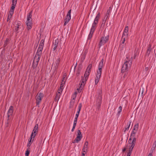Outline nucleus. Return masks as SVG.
I'll return each instance as SVG.
<instances>
[{"instance_id":"58","label":"nucleus","mask_w":156,"mask_h":156,"mask_svg":"<svg viewBox=\"0 0 156 156\" xmlns=\"http://www.w3.org/2000/svg\"><path fill=\"white\" fill-rule=\"evenodd\" d=\"M145 69L147 71L148 69V68L147 67H146Z\"/></svg>"},{"instance_id":"44","label":"nucleus","mask_w":156,"mask_h":156,"mask_svg":"<svg viewBox=\"0 0 156 156\" xmlns=\"http://www.w3.org/2000/svg\"><path fill=\"white\" fill-rule=\"evenodd\" d=\"M17 0H12V4L16 5Z\"/></svg>"},{"instance_id":"19","label":"nucleus","mask_w":156,"mask_h":156,"mask_svg":"<svg viewBox=\"0 0 156 156\" xmlns=\"http://www.w3.org/2000/svg\"><path fill=\"white\" fill-rule=\"evenodd\" d=\"M104 59H102L100 62L99 65L98 70L102 71V69L104 65Z\"/></svg>"},{"instance_id":"49","label":"nucleus","mask_w":156,"mask_h":156,"mask_svg":"<svg viewBox=\"0 0 156 156\" xmlns=\"http://www.w3.org/2000/svg\"><path fill=\"white\" fill-rule=\"evenodd\" d=\"M75 126H73V128H72V130H71V131H72V132H73V131H74V129H75Z\"/></svg>"},{"instance_id":"42","label":"nucleus","mask_w":156,"mask_h":156,"mask_svg":"<svg viewBox=\"0 0 156 156\" xmlns=\"http://www.w3.org/2000/svg\"><path fill=\"white\" fill-rule=\"evenodd\" d=\"M14 11L10 10L9 11V12L8 14V16L11 17Z\"/></svg>"},{"instance_id":"53","label":"nucleus","mask_w":156,"mask_h":156,"mask_svg":"<svg viewBox=\"0 0 156 156\" xmlns=\"http://www.w3.org/2000/svg\"><path fill=\"white\" fill-rule=\"evenodd\" d=\"M154 151V150L151 148V153L152 154V153Z\"/></svg>"},{"instance_id":"18","label":"nucleus","mask_w":156,"mask_h":156,"mask_svg":"<svg viewBox=\"0 0 156 156\" xmlns=\"http://www.w3.org/2000/svg\"><path fill=\"white\" fill-rule=\"evenodd\" d=\"M151 44H149L148 45V48L146 53L145 54V56H148L151 51Z\"/></svg>"},{"instance_id":"17","label":"nucleus","mask_w":156,"mask_h":156,"mask_svg":"<svg viewBox=\"0 0 156 156\" xmlns=\"http://www.w3.org/2000/svg\"><path fill=\"white\" fill-rule=\"evenodd\" d=\"M61 94H60V92L59 90V91H57L54 98L55 101L56 102H58V101L60 98Z\"/></svg>"},{"instance_id":"8","label":"nucleus","mask_w":156,"mask_h":156,"mask_svg":"<svg viewBox=\"0 0 156 156\" xmlns=\"http://www.w3.org/2000/svg\"><path fill=\"white\" fill-rule=\"evenodd\" d=\"M43 97V94L41 93L37 94L35 97L36 105L38 107H39V104L41 102Z\"/></svg>"},{"instance_id":"7","label":"nucleus","mask_w":156,"mask_h":156,"mask_svg":"<svg viewBox=\"0 0 156 156\" xmlns=\"http://www.w3.org/2000/svg\"><path fill=\"white\" fill-rule=\"evenodd\" d=\"M101 91H100L98 94L96 96V105L97 106V109L99 110L100 109V106L101 102L102 96L101 94Z\"/></svg>"},{"instance_id":"4","label":"nucleus","mask_w":156,"mask_h":156,"mask_svg":"<svg viewBox=\"0 0 156 156\" xmlns=\"http://www.w3.org/2000/svg\"><path fill=\"white\" fill-rule=\"evenodd\" d=\"M90 73V72L87 71H86L85 72L84 74V77H85V80H84L83 79V80L79 88H77V90H78L79 93H80L83 89V87L86 81L87 80L88 77L89 76Z\"/></svg>"},{"instance_id":"48","label":"nucleus","mask_w":156,"mask_h":156,"mask_svg":"<svg viewBox=\"0 0 156 156\" xmlns=\"http://www.w3.org/2000/svg\"><path fill=\"white\" fill-rule=\"evenodd\" d=\"M77 122H76L75 121H74V123H73V126H76V124Z\"/></svg>"},{"instance_id":"46","label":"nucleus","mask_w":156,"mask_h":156,"mask_svg":"<svg viewBox=\"0 0 156 156\" xmlns=\"http://www.w3.org/2000/svg\"><path fill=\"white\" fill-rule=\"evenodd\" d=\"M152 146L155 147H156V140L154 141Z\"/></svg>"},{"instance_id":"23","label":"nucleus","mask_w":156,"mask_h":156,"mask_svg":"<svg viewBox=\"0 0 156 156\" xmlns=\"http://www.w3.org/2000/svg\"><path fill=\"white\" fill-rule=\"evenodd\" d=\"M131 122V121H129L127 123V125L125 127V130H124V132H125L126 131L128 130L129 129V128L130 126V125Z\"/></svg>"},{"instance_id":"12","label":"nucleus","mask_w":156,"mask_h":156,"mask_svg":"<svg viewBox=\"0 0 156 156\" xmlns=\"http://www.w3.org/2000/svg\"><path fill=\"white\" fill-rule=\"evenodd\" d=\"M102 71L98 70L95 79V84L96 85L99 82L101 74Z\"/></svg>"},{"instance_id":"31","label":"nucleus","mask_w":156,"mask_h":156,"mask_svg":"<svg viewBox=\"0 0 156 156\" xmlns=\"http://www.w3.org/2000/svg\"><path fill=\"white\" fill-rule=\"evenodd\" d=\"M75 100H73V99L71 100V101L70 102V105L69 106L70 108H72L73 107V106L74 104Z\"/></svg>"},{"instance_id":"13","label":"nucleus","mask_w":156,"mask_h":156,"mask_svg":"<svg viewBox=\"0 0 156 156\" xmlns=\"http://www.w3.org/2000/svg\"><path fill=\"white\" fill-rule=\"evenodd\" d=\"M15 27L16 28L15 29L14 31L16 32H18L20 29H23V26L20 23H18L17 24H16Z\"/></svg>"},{"instance_id":"29","label":"nucleus","mask_w":156,"mask_h":156,"mask_svg":"<svg viewBox=\"0 0 156 156\" xmlns=\"http://www.w3.org/2000/svg\"><path fill=\"white\" fill-rule=\"evenodd\" d=\"M44 40L42 39V40H41V41H40L39 47L43 48L44 45Z\"/></svg>"},{"instance_id":"2","label":"nucleus","mask_w":156,"mask_h":156,"mask_svg":"<svg viewBox=\"0 0 156 156\" xmlns=\"http://www.w3.org/2000/svg\"><path fill=\"white\" fill-rule=\"evenodd\" d=\"M132 57H131V58L127 57H126L125 59V62L123 65L122 68V73H123L127 71L128 69L131 66L132 62Z\"/></svg>"},{"instance_id":"24","label":"nucleus","mask_w":156,"mask_h":156,"mask_svg":"<svg viewBox=\"0 0 156 156\" xmlns=\"http://www.w3.org/2000/svg\"><path fill=\"white\" fill-rule=\"evenodd\" d=\"M32 24V23H26V24L27 26V28L28 30H29L31 29Z\"/></svg>"},{"instance_id":"36","label":"nucleus","mask_w":156,"mask_h":156,"mask_svg":"<svg viewBox=\"0 0 156 156\" xmlns=\"http://www.w3.org/2000/svg\"><path fill=\"white\" fill-rule=\"evenodd\" d=\"M77 136H79L80 137H81L82 138V135L81 134V133L80 132V130L78 129L77 131V133L76 135Z\"/></svg>"},{"instance_id":"21","label":"nucleus","mask_w":156,"mask_h":156,"mask_svg":"<svg viewBox=\"0 0 156 156\" xmlns=\"http://www.w3.org/2000/svg\"><path fill=\"white\" fill-rule=\"evenodd\" d=\"M98 24H97L95 23H93L92 24L91 27L90 29V31L93 32H94L96 28L97 27V25Z\"/></svg>"},{"instance_id":"30","label":"nucleus","mask_w":156,"mask_h":156,"mask_svg":"<svg viewBox=\"0 0 156 156\" xmlns=\"http://www.w3.org/2000/svg\"><path fill=\"white\" fill-rule=\"evenodd\" d=\"M92 68V64H89L87 69L86 71H88L90 73Z\"/></svg>"},{"instance_id":"11","label":"nucleus","mask_w":156,"mask_h":156,"mask_svg":"<svg viewBox=\"0 0 156 156\" xmlns=\"http://www.w3.org/2000/svg\"><path fill=\"white\" fill-rule=\"evenodd\" d=\"M38 124H36L34 127L31 135V137L33 138V140H34L36 134L38 132Z\"/></svg>"},{"instance_id":"50","label":"nucleus","mask_w":156,"mask_h":156,"mask_svg":"<svg viewBox=\"0 0 156 156\" xmlns=\"http://www.w3.org/2000/svg\"><path fill=\"white\" fill-rule=\"evenodd\" d=\"M87 150H84L83 149H83H82V153H85V151H86Z\"/></svg>"},{"instance_id":"55","label":"nucleus","mask_w":156,"mask_h":156,"mask_svg":"<svg viewBox=\"0 0 156 156\" xmlns=\"http://www.w3.org/2000/svg\"><path fill=\"white\" fill-rule=\"evenodd\" d=\"M152 154L151 153H149L148 156H152Z\"/></svg>"},{"instance_id":"27","label":"nucleus","mask_w":156,"mask_h":156,"mask_svg":"<svg viewBox=\"0 0 156 156\" xmlns=\"http://www.w3.org/2000/svg\"><path fill=\"white\" fill-rule=\"evenodd\" d=\"M63 85L62 84V83H61L60 87L58 89V91H59V90H60L59 91H60V94H61V93L63 90Z\"/></svg>"},{"instance_id":"59","label":"nucleus","mask_w":156,"mask_h":156,"mask_svg":"<svg viewBox=\"0 0 156 156\" xmlns=\"http://www.w3.org/2000/svg\"><path fill=\"white\" fill-rule=\"evenodd\" d=\"M126 73L124 75V77H125L126 76Z\"/></svg>"},{"instance_id":"39","label":"nucleus","mask_w":156,"mask_h":156,"mask_svg":"<svg viewBox=\"0 0 156 156\" xmlns=\"http://www.w3.org/2000/svg\"><path fill=\"white\" fill-rule=\"evenodd\" d=\"M122 111V107L121 106H120L118 109V111L117 113V115H119L121 112Z\"/></svg>"},{"instance_id":"1","label":"nucleus","mask_w":156,"mask_h":156,"mask_svg":"<svg viewBox=\"0 0 156 156\" xmlns=\"http://www.w3.org/2000/svg\"><path fill=\"white\" fill-rule=\"evenodd\" d=\"M43 49V48L40 47H38L37 51L34 57L33 63L32 66L34 69L36 68L37 66L40 58L41 57V55L42 54V51Z\"/></svg>"},{"instance_id":"5","label":"nucleus","mask_w":156,"mask_h":156,"mask_svg":"<svg viewBox=\"0 0 156 156\" xmlns=\"http://www.w3.org/2000/svg\"><path fill=\"white\" fill-rule=\"evenodd\" d=\"M128 31L129 28L128 26H127L125 27L121 38V42L122 44H124L125 41L127 40Z\"/></svg>"},{"instance_id":"14","label":"nucleus","mask_w":156,"mask_h":156,"mask_svg":"<svg viewBox=\"0 0 156 156\" xmlns=\"http://www.w3.org/2000/svg\"><path fill=\"white\" fill-rule=\"evenodd\" d=\"M58 39H56L55 41H53V45L52 47L53 48V50H56L58 46Z\"/></svg>"},{"instance_id":"6","label":"nucleus","mask_w":156,"mask_h":156,"mask_svg":"<svg viewBox=\"0 0 156 156\" xmlns=\"http://www.w3.org/2000/svg\"><path fill=\"white\" fill-rule=\"evenodd\" d=\"M136 141V138H133L131 143H130V144L129 147V149L128 152H127V156H130L131 154L133 149L135 146Z\"/></svg>"},{"instance_id":"22","label":"nucleus","mask_w":156,"mask_h":156,"mask_svg":"<svg viewBox=\"0 0 156 156\" xmlns=\"http://www.w3.org/2000/svg\"><path fill=\"white\" fill-rule=\"evenodd\" d=\"M111 7H110L109 8V9L107 11L106 13L105 17V20H106L108 19V15H109L111 12Z\"/></svg>"},{"instance_id":"40","label":"nucleus","mask_w":156,"mask_h":156,"mask_svg":"<svg viewBox=\"0 0 156 156\" xmlns=\"http://www.w3.org/2000/svg\"><path fill=\"white\" fill-rule=\"evenodd\" d=\"M16 5L15 4H12V6L11 7L10 10L14 11V9Z\"/></svg>"},{"instance_id":"35","label":"nucleus","mask_w":156,"mask_h":156,"mask_svg":"<svg viewBox=\"0 0 156 156\" xmlns=\"http://www.w3.org/2000/svg\"><path fill=\"white\" fill-rule=\"evenodd\" d=\"M77 93V91L75 92L74 94L73 95L72 98V99L75 100L76 96V94Z\"/></svg>"},{"instance_id":"10","label":"nucleus","mask_w":156,"mask_h":156,"mask_svg":"<svg viewBox=\"0 0 156 156\" xmlns=\"http://www.w3.org/2000/svg\"><path fill=\"white\" fill-rule=\"evenodd\" d=\"M71 9H70L68 12L64 20V26H66L69 22L71 19Z\"/></svg>"},{"instance_id":"20","label":"nucleus","mask_w":156,"mask_h":156,"mask_svg":"<svg viewBox=\"0 0 156 156\" xmlns=\"http://www.w3.org/2000/svg\"><path fill=\"white\" fill-rule=\"evenodd\" d=\"M100 12H98L96 16L93 23L98 24V22L100 18Z\"/></svg>"},{"instance_id":"28","label":"nucleus","mask_w":156,"mask_h":156,"mask_svg":"<svg viewBox=\"0 0 156 156\" xmlns=\"http://www.w3.org/2000/svg\"><path fill=\"white\" fill-rule=\"evenodd\" d=\"M139 126V124L138 123L135 125L134 126L133 130V131L137 132Z\"/></svg>"},{"instance_id":"37","label":"nucleus","mask_w":156,"mask_h":156,"mask_svg":"<svg viewBox=\"0 0 156 156\" xmlns=\"http://www.w3.org/2000/svg\"><path fill=\"white\" fill-rule=\"evenodd\" d=\"M94 32H92V31H90V33L89 35H88V39H90L92 37L93 34Z\"/></svg>"},{"instance_id":"15","label":"nucleus","mask_w":156,"mask_h":156,"mask_svg":"<svg viewBox=\"0 0 156 156\" xmlns=\"http://www.w3.org/2000/svg\"><path fill=\"white\" fill-rule=\"evenodd\" d=\"M60 58H58L53 64V66L55 68V70L57 69L58 68L60 62Z\"/></svg>"},{"instance_id":"54","label":"nucleus","mask_w":156,"mask_h":156,"mask_svg":"<svg viewBox=\"0 0 156 156\" xmlns=\"http://www.w3.org/2000/svg\"><path fill=\"white\" fill-rule=\"evenodd\" d=\"M155 147H153V146H152V147H151V148H152V149H154V150H155Z\"/></svg>"},{"instance_id":"52","label":"nucleus","mask_w":156,"mask_h":156,"mask_svg":"<svg viewBox=\"0 0 156 156\" xmlns=\"http://www.w3.org/2000/svg\"><path fill=\"white\" fill-rule=\"evenodd\" d=\"M78 117H76V116H75L74 121H75L76 122H77Z\"/></svg>"},{"instance_id":"51","label":"nucleus","mask_w":156,"mask_h":156,"mask_svg":"<svg viewBox=\"0 0 156 156\" xmlns=\"http://www.w3.org/2000/svg\"><path fill=\"white\" fill-rule=\"evenodd\" d=\"M126 147H125L123 149H122V152H125L126 150Z\"/></svg>"},{"instance_id":"43","label":"nucleus","mask_w":156,"mask_h":156,"mask_svg":"<svg viewBox=\"0 0 156 156\" xmlns=\"http://www.w3.org/2000/svg\"><path fill=\"white\" fill-rule=\"evenodd\" d=\"M82 104L80 103L79 104L78 107V111H80L81 108L82 107Z\"/></svg>"},{"instance_id":"38","label":"nucleus","mask_w":156,"mask_h":156,"mask_svg":"<svg viewBox=\"0 0 156 156\" xmlns=\"http://www.w3.org/2000/svg\"><path fill=\"white\" fill-rule=\"evenodd\" d=\"M30 151V148H28L26 150L25 153V156H29Z\"/></svg>"},{"instance_id":"57","label":"nucleus","mask_w":156,"mask_h":156,"mask_svg":"<svg viewBox=\"0 0 156 156\" xmlns=\"http://www.w3.org/2000/svg\"><path fill=\"white\" fill-rule=\"evenodd\" d=\"M81 156H85V153H82Z\"/></svg>"},{"instance_id":"9","label":"nucleus","mask_w":156,"mask_h":156,"mask_svg":"<svg viewBox=\"0 0 156 156\" xmlns=\"http://www.w3.org/2000/svg\"><path fill=\"white\" fill-rule=\"evenodd\" d=\"M109 37L108 36H104L102 37L100 40L99 43V46L100 48L101 46L104 45L105 43H106L108 40Z\"/></svg>"},{"instance_id":"41","label":"nucleus","mask_w":156,"mask_h":156,"mask_svg":"<svg viewBox=\"0 0 156 156\" xmlns=\"http://www.w3.org/2000/svg\"><path fill=\"white\" fill-rule=\"evenodd\" d=\"M9 41V39H6L4 42V46L5 47L8 44Z\"/></svg>"},{"instance_id":"56","label":"nucleus","mask_w":156,"mask_h":156,"mask_svg":"<svg viewBox=\"0 0 156 156\" xmlns=\"http://www.w3.org/2000/svg\"><path fill=\"white\" fill-rule=\"evenodd\" d=\"M136 56V54H135L134 55V57H133L134 59H135V58Z\"/></svg>"},{"instance_id":"45","label":"nucleus","mask_w":156,"mask_h":156,"mask_svg":"<svg viewBox=\"0 0 156 156\" xmlns=\"http://www.w3.org/2000/svg\"><path fill=\"white\" fill-rule=\"evenodd\" d=\"M80 111H77V112H76V117H78Z\"/></svg>"},{"instance_id":"47","label":"nucleus","mask_w":156,"mask_h":156,"mask_svg":"<svg viewBox=\"0 0 156 156\" xmlns=\"http://www.w3.org/2000/svg\"><path fill=\"white\" fill-rule=\"evenodd\" d=\"M11 18V17L9 16L8 15L7 19V21H8Z\"/></svg>"},{"instance_id":"34","label":"nucleus","mask_w":156,"mask_h":156,"mask_svg":"<svg viewBox=\"0 0 156 156\" xmlns=\"http://www.w3.org/2000/svg\"><path fill=\"white\" fill-rule=\"evenodd\" d=\"M66 77L65 76H64L63 77L61 83H62V84L63 85H64V84L65 83V82L66 81Z\"/></svg>"},{"instance_id":"3","label":"nucleus","mask_w":156,"mask_h":156,"mask_svg":"<svg viewBox=\"0 0 156 156\" xmlns=\"http://www.w3.org/2000/svg\"><path fill=\"white\" fill-rule=\"evenodd\" d=\"M13 107L12 106H10L7 112V121L6 126L7 127H9L11 120L12 118L13 111Z\"/></svg>"},{"instance_id":"25","label":"nucleus","mask_w":156,"mask_h":156,"mask_svg":"<svg viewBox=\"0 0 156 156\" xmlns=\"http://www.w3.org/2000/svg\"><path fill=\"white\" fill-rule=\"evenodd\" d=\"M82 138L81 137H80L79 136H76L74 140L73 141V143H78L79 141Z\"/></svg>"},{"instance_id":"32","label":"nucleus","mask_w":156,"mask_h":156,"mask_svg":"<svg viewBox=\"0 0 156 156\" xmlns=\"http://www.w3.org/2000/svg\"><path fill=\"white\" fill-rule=\"evenodd\" d=\"M88 145V142L87 141H86L84 143V145L83 146V148L84 150H87V146Z\"/></svg>"},{"instance_id":"16","label":"nucleus","mask_w":156,"mask_h":156,"mask_svg":"<svg viewBox=\"0 0 156 156\" xmlns=\"http://www.w3.org/2000/svg\"><path fill=\"white\" fill-rule=\"evenodd\" d=\"M32 11L28 13L27 17V21L26 23H32L31 18L32 16Z\"/></svg>"},{"instance_id":"33","label":"nucleus","mask_w":156,"mask_h":156,"mask_svg":"<svg viewBox=\"0 0 156 156\" xmlns=\"http://www.w3.org/2000/svg\"><path fill=\"white\" fill-rule=\"evenodd\" d=\"M33 140V137H30V140L29 141V142H28L27 144V147H28V148H29V147L31 145V141H33L32 140Z\"/></svg>"},{"instance_id":"26","label":"nucleus","mask_w":156,"mask_h":156,"mask_svg":"<svg viewBox=\"0 0 156 156\" xmlns=\"http://www.w3.org/2000/svg\"><path fill=\"white\" fill-rule=\"evenodd\" d=\"M136 132L134 131H132L131 134V136H130V137H131V138H130L129 139V140L128 142L129 141V140H131V138H133H133H135V135Z\"/></svg>"}]
</instances>
